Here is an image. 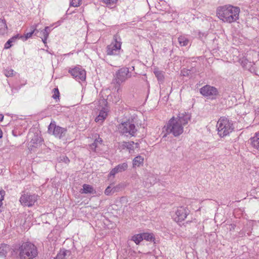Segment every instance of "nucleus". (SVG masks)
Here are the masks:
<instances>
[{"instance_id":"nucleus-14","label":"nucleus","mask_w":259,"mask_h":259,"mask_svg":"<svg viewBox=\"0 0 259 259\" xmlns=\"http://www.w3.org/2000/svg\"><path fill=\"white\" fill-rule=\"evenodd\" d=\"M127 167L128 165L126 162L118 164L110 171L109 176L114 177L116 174L125 170Z\"/></svg>"},{"instance_id":"nucleus-46","label":"nucleus","mask_w":259,"mask_h":259,"mask_svg":"<svg viewBox=\"0 0 259 259\" xmlns=\"http://www.w3.org/2000/svg\"><path fill=\"white\" fill-rule=\"evenodd\" d=\"M132 69H133V70H134L135 68H134V66L132 67Z\"/></svg>"},{"instance_id":"nucleus-20","label":"nucleus","mask_w":259,"mask_h":259,"mask_svg":"<svg viewBox=\"0 0 259 259\" xmlns=\"http://www.w3.org/2000/svg\"><path fill=\"white\" fill-rule=\"evenodd\" d=\"M144 158L141 156L136 157L133 161V167H139L143 163Z\"/></svg>"},{"instance_id":"nucleus-39","label":"nucleus","mask_w":259,"mask_h":259,"mask_svg":"<svg viewBox=\"0 0 259 259\" xmlns=\"http://www.w3.org/2000/svg\"><path fill=\"white\" fill-rule=\"evenodd\" d=\"M38 252L36 246L33 244V258L37 255Z\"/></svg>"},{"instance_id":"nucleus-22","label":"nucleus","mask_w":259,"mask_h":259,"mask_svg":"<svg viewBox=\"0 0 259 259\" xmlns=\"http://www.w3.org/2000/svg\"><path fill=\"white\" fill-rule=\"evenodd\" d=\"M143 240L145 239L148 241H154L155 238L152 233H143Z\"/></svg>"},{"instance_id":"nucleus-25","label":"nucleus","mask_w":259,"mask_h":259,"mask_svg":"<svg viewBox=\"0 0 259 259\" xmlns=\"http://www.w3.org/2000/svg\"><path fill=\"white\" fill-rule=\"evenodd\" d=\"M132 240L137 244H139L143 240L142 234L134 235L133 236Z\"/></svg>"},{"instance_id":"nucleus-8","label":"nucleus","mask_w":259,"mask_h":259,"mask_svg":"<svg viewBox=\"0 0 259 259\" xmlns=\"http://www.w3.org/2000/svg\"><path fill=\"white\" fill-rule=\"evenodd\" d=\"M66 132L65 128L56 125L54 121H52L48 126V133L60 139L65 136Z\"/></svg>"},{"instance_id":"nucleus-27","label":"nucleus","mask_w":259,"mask_h":259,"mask_svg":"<svg viewBox=\"0 0 259 259\" xmlns=\"http://www.w3.org/2000/svg\"><path fill=\"white\" fill-rule=\"evenodd\" d=\"M116 191V187L111 188L110 186H108L105 190V194L107 195H109L111 193H114Z\"/></svg>"},{"instance_id":"nucleus-21","label":"nucleus","mask_w":259,"mask_h":259,"mask_svg":"<svg viewBox=\"0 0 259 259\" xmlns=\"http://www.w3.org/2000/svg\"><path fill=\"white\" fill-rule=\"evenodd\" d=\"M69 251L66 250H61L60 252L57 254L56 257L54 259H65V256L67 255V253H69Z\"/></svg>"},{"instance_id":"nucleus-13","label":"nucleus","mask_w":259,"mask_h":259,"mask_svg":"<svg viewBox=\"0 0 259 259\" xmlns=\"http://www.w3.org/2000/svg\"><path fill=\"white\" fill-rule=\"evenodd\" d=\"M20 202L23 206H31L32 205V196L31 195L24 194L20 197Z\"/></svg>"},{"instance_id":"nucleus-36","label":"nucleus","mask_w":259,"mask_h":259,"mask_svg":"<svg viewBox=\"0 0 259 259\" xmlns=\"http://www.w3.org/2000/svg\"><path fill=\"white\" fill-rule=\"evenodd\" d=\"M104 120V118L100 117V115H98V116L96 117V118H95V120L96 122H98L99 123H102Z\"/></svg>"},{"instance_id":"nucleus-23","label":"nucleus","mask_w":259,"mask_h":259,"mask_svg":"<svg viewBox=\"0 0 259 259\" xmlns=\"http://www.w3.org/2000/svg\"><path fill=\"white\" fill-rule=\"evenodd\" d=\"M19 37V34H17L11 38L9 39L5 45V49H9L12 46V43L16 39H17Z\"/></svg>"},{"instance_id":"nucleus-43","label":"nucleus","mask_w":259,"mask_h":259,"mask_svg":"<svg viewBox=\"0 0 259 259\" xmlns=\"http://www.w3.org/2000/svg\"><path fill=\"white\" fill-rule=\"evenodd\" d=\"M134 145H136V148H138L139 147V144L138 143H135Z\"/></svg>"},{"instance_id":"nucleus-16","label":"nucleus","mask_w":259,"mask_h":259,"mask_svg":"<svg viewBox=\"0 0 259 259\" xmlns=\"http://www.w3.org/2000/svg\"><path fill=\"white\" fill-rule=\"evenodd\" d=\"M10 246L6 244H2L0 246V257L6 258L8 253L10 251Z\"/></svg>"},{"instance_id":"nucleus-12","label":"nucleus","mask_w":259,"mask_h":259,"mask_svg":"<svg viewBox=\"0 0 259 259\" xmlns=\"http://www.w3.org/2000/svg\"><path fill=\"white\" fill-rule=\"evenodd\" d=\"M95 139L93 143L89 145V149L95 152L100 151V146L102 145L103 140L99 136H95Z\"/></svg>"},{"instance_id":"nucleus-32","label":"nucleus","mask_w":259,"mask_h":259,"mask_svg":"<svg viewBox=\"0 0 259 259\" xmlns=\"http://www.w3.org/2000/svg\"><path fill=\"white\" fill-rule=\"evenodd\" d=\"M58 161L59 162H64L65 163H68L69 162V158L65 155H62L60 156L58 159Z\"/></svg>"},{"instance_id":"nucleus-29","label":"nucleus","mask_w":259,"mask_h":259,"mask_svg":"<svg viewBox=\"0 0 259 259\" xmlns=\"http://www.w3.org/2000/svg\"><path fill=\"white\" fill-rule=\"evenodd\" d=\"M46 29H47V27L46 28V29L45 30L40 32V33H42V34H43V38H41V40L44 42V44L46 43V41H47V38L49 35V33L47 32V31L46 30Z\"/></svg>"},{"instance_id":"nucleus-17","label":"nucleus","mask_w":259,"mask_h":259,"mask_svg":"<svg viewBox=\"0 0 259 259\" xmlns=\"http://www.w3.org/2000/svg\"><path fill=\"white\" fill-rule=\"evenodd\" d=\"M80 192L85 194H94L96 193V191L92 186L88 184H84L83 185V188L81 189Z\"/></svg>"},{"instance_id":"nucleus-1","label":"nucleus","mask_w":259,"mask_h":259,"mask_svg":"<svg viewBox=\"0 0 259 259\" xmlns=\"http://www.w3.org/2000/svg\"><path fill=\"white\" fill-rule=\"evenodd\" d=\"M191 117V114L186 112L180 113L177 118L172 117L165 126L167 134H172L175 137L181 135L184 132L183 126L188 124Z\"/></svg>"},{"instance_id":"nucleus-44","label":"nucleus","mask_w":259,"mask_h":259,"mask_svg":"<svg viewBox=\"0 0 259 259\" xmlns=\"http://www.w3.org/2000/svg\"><path fill=\"white\" fill-rule=\"evenodd\" d=\"M3 136V133H2V131L1 130V129L0 128V138H1Z\"/></svg>"},{"instance_id":"nucleus-6","label":"nucleus","mask_w":259,"mask_h":259,"mask_svg":"<svg viewBox=\"0 0 259 259\" xmlns=\"http://www.w3.org/2000/svg\"><path fill=\"white\" fill-rule=\"evenodd\" d=\"M30 242H23L18 248H15L14 251L19 252V255L21 259H32V248Z\"/></svg>"},{"instance_id":"nucleus-4","label":"nucleus","mask_w":259,"mask_h":259,"mask_svg":"<svg viewBox=\"0 0 259 259\" xmlns=\"http://www.w3.org/2000/svg\"><path fill=\"white\" fill-rule=\"evenodd\" d=\"M218 134L221 137H224L231 133L234 128L231 121L225 117H221L217 124Z\"/></svg>"},{"instance_id":"nucleus-33","label":"nucleus","mask_w":259,"mask_h":259,"mask_svg":"<svg viewBox=\"0 0 259 259\" xmlns=\"http://www.w3.org/2000/svg\"><path fill=\"white\" fill-rule=\"evenodd\" d=\"M53 92H54V94L53 95L52 97L54 99H59L60 93H59L58 89V88L54 89Z\"/></svg>"},{"instance_id":"nucleus-10","label":"nucleus","mask_w":259,"mask_h":259,"mask_svg":"<svg viewBox=\"0 0 259 259\" xmlns=\"http://www.w3.org/2000/svg\"><path fill=\"white\" fill-rule=\"evenodd\" d=\"M69 72L76 80L80 79L83 81L85 79L86 72L84 69L76 67L70 69Z\"/></svg>"},{"instance_id":"nucleus-31","label":"nucleus","mask_w":259,"mask_h":259,"mask_svg":"<svg viewBox=\"0 0 259 259\" xmlns=\"http://www.w3.org/2000/svg\"><path fill=\"white\" fill-rule=\"evenodd\" d=\"M4 74L7 77H12L14 75V71L12 69H6Z\"/></svg>"},{"instance_id":"nucleus-30","label":"nucleus","mask_w":259,"mask_h":259,"mask_svg":"<svg viewBox=\"0 0 259 259\" xmlns=\"http://www.w3.org/2000/svg\"><path fill=\"white\" fill-rule=\"evenodd\" d=\"M154 74L156 77L157 78L158 80L159 81H162L164 78L163 75L161 71H154Z\"/></svg>"},{"instance_id":"nucleus-7","label":"nucleus","mask_w":259,"mask_h":259,"mask_svg":"<svg viewBox=\"0 0 259 259\" xmlns=\"http://www.w3.org/2000/svg\"><path fill=\"white\" fill-rule=\"evenodd\" d=\"M114 42L111 43L107 47V54L108 55H115L119 53L121 49V38L118 34L113 36Z\"/></svg>"},{"instance_id":"nucleus-24","label":"nucleus","mask_w":259,"mask_h":259,"mask_svg":"<svg viewBox=\"0 0 259 259\" xmlns=\"http://www.w3.org/2000/svg\"><path fill=\"white\" fill-rule=\"evenodd\" d=\"M178 41L179 42V44L181 46H186L188 45L189 42V40L186 38L185 36H180L178 38Z\"/></svg>"},{"instance_id":"nucleus-28","label":"nucleus","mask_w":259,"mask_h":259,"mask_svg":"<svg viewBox=\"0 0 259 259\" xmlns=\"http://www.w3.org/2000/svg\"><path fill=\"white\" fill-rule=\"evenodd\" d=\"M32 36V30H31L30 32H27L24 35H19L18 38H21L23 40H26L28 38H30Z\"/></svg>"},{"instance_id":"nucleus-37","label":"nucleus","mask_w":259,"mask_h":259,"mask_svg":"<svg viewBox=\"0 0 259 259\" xmlns=\"http://www.w3.org/2000/svg\"><path fill=\"white\" fill-rule=\"evenodd\" d=\"M103 2L107 5L114 4L117 0H102Z\"/></svg>"},{"instance_id":"nucleus-2","label":"nucleus","mask_w":259,"mask_h":259,"mask_svg":"<svg viewBox=\"0 0 259 259\" xmlns=\"http://www.w3.org/2000/svg\"><path fill=\"white\" fill-rule=\"evenodd\" d=\"M240 9L232 5H226L217 9L218 17L224 22L232 23L239 19Z\"/></svg>"},{"instance_id":"nucleus-9","label":"nucleus","mask_w":259,"mask_h":259,"mask_svg":"<svg viewBox=\"0 0 259 259\" xmlns=\"http://www.w3.org/2000/svg\"><path fill=\"white\" fill-rule=\"evenodd\" d=\"M200 94L204 97H211L212 99H215L219 94L218 90L214 87L205 85L200 89Z\"/></svg>"},{"instance_id":"nucleus-40","label":"nucleus","mask_w":259,"mask_h":259,"mask_svg":"<svg viewBox=\"0 0 259 259\" xmlns=\"http://www.w3.org/2000/svg\"><path fill=\"white\" fill-rule=\"evenodd\" d=\"M100 104H101V102L102 103V104H104V105H106L107 103V102L106 100L105 99H102L101 100H100Z\"/></svg>"},{"instance_id":"nucleus-5","label":"nucleus","mask_w":259,"mask_h":259,"mask_svg":"<svg viewBox=\"0 0 259 259\" xmlns=\"http://www.w3.org/2000/svg\"><path fill=\"white\" fill-rule=\"evenodd\" d=\"M118 130L119 133L126 137L135 136V134L138 131L135 125L130 120L119 124Z\"/></svg>"},{"instance_id":"nucleus-34","label":"nucleus","mask_w":259,"mask_h":259,"mask_svg":"<svg viewBox=\"0 0 259 259\" xmlns=\"http://www.w3.org/2000/svg\"><path fill=\"white\" fill-rule=\"evenodd\" d=\"M81 0H72L70 2V6L72 7H78L81 3Z\"/></svg>"},{"instance_id":"nucleus-26","label":"nucleus","mask_w":259,"mask_h":259,"mask_svg":"<svg viewBox=\"0 0 259 259\" xmlns=\"http://www.w3.org/2000/svg\"><path fill=\"white\" fill-rule=\"evenodd\" d=\"M107 111L108 109L106 107H103L100 110L99 115H100V117H103L105 119L107 116Z\"/></svg>"},{"instance_id":"nucleus-45","label":"nucleus","mask_w":259,"mask_h":259,"mask_svg":"<svg viewBox=\"0 0 259 259\" xmlns=\"http://www.w3.org/2000/svg\"><path fill=\"white\" fill-rule=\"evenodd\" d=\"M31 145H29V149H32V148H31Z\"/></svg>"},{"instance_id":"nucleus-11","label":"nucleus","mask_w":259,"mask_h":259,"mask_svg":"<svg viewBox=\"0 0 259 259\" xmlns=\"http://www.w3.org/2000/svg\"><path fill=\"white\" fill-rule=\"evenodd\" d=\"M190 211L187 208L183 206L179 207L176 211L174 219L176 222H182L184 221L189 214Z\"/></svg>"},{"instance_id":"nucleus-35","label":"nucleus","mask_w":259,"mask_h":259,"mask_svg":"<svg viewBox=\"0 0 259 259\" xmlns=\"http://www.w3.org/2000/svg\"><path fill=\"white\" fill-rule=\"evenodd\" d=\"M6 194V192L4 190H2L0 191V207L3 204V200L4 199V196Z\"/></svg>"},{"instance_id":"nucleus-3","label":"nucleus","mask_w":259,"mask_h":259,"mask_svg":"<svg viewBox=\"0 0 259 259\" xmlns=\"http://www.w3.org/2000/svg\"><path fill=\"white\" fill-rule=\"evenodd\" d=\"M129 69L127 67H122L116 72L114 75L112 83L114 84L115 89H117V92L119 93L120 91V85L124 82L128 78L131 77Z\"/></svg>"},{"instance_id":"nucleus-41","label":"nucleus","mask_w":259,"mask_h":259,"mask_svg":"<svg viewBox=\"0 0 259 259\" xmlns=\"http://www.w3.org/2000/svg\"><path fill=\"white\" fill-rule=\"evenodd\" d=\"M4 119V115L3 114H0V121H2Z\"/></svg>"},{"instance_id":"nucleus-38","label":"nucleus","mask_w":259,"mask_h":259,"mask_svg":"<svg viewBox=\"0 0 259 259\" xmlns=\"http://www.w3.org/2000/svg\"><path fill=\"white\" fill-rule=\"evenodd\" d=\"M36 142H33V144H35L36 145H37V144H40L42 143V139L40 138V137H38L37 136L36 137ZM33 147H35L34 145H33Z\"/></svg>"},{"instance_id":"nucleus-15","label":"nucleus","mask_w":259,"mask_h":259,"mask_svg":"<svg viewBox=\"0 0 259 259\" xmlns=\"http://www.w3.org/2000/svg\"><path fill=\"white\" fill-rule=\"evenodd\" d=\"M249 142L253 148L259 150V132L249 139Z\"/></svg>"},{"instance_id":"nucleus-42","label":"nucleus","mask_w":259,"mask_h":259,"mask_svg":"<svg viewBox=\"0 0 259 259\" xmlns=\"http://www.w3.org/2000/svg\"><path fill=\"white\" fill-rule=\"evenodd\" d=\"M33 34H34L35 35L36 34V32H38V31L35 29H33Z\"/></svg>"},{"instance_id":"nucleus-19","label":"nucleus","mask_w":259,"mask_h":259,"mask_svg":"<svg viewBox=\"0 0 259 259\" xmlns=\"http://www.w3.org/2000/svg\"><path fill=\"white\" fill-rule=\"evenodd\" d=\"M7 25L5 19H0V34H4L7 32Z\"/></svg>"},{"instance_id":"nucleus-18","label":"nucleus","mask_w":259,"mask_h":259,"mask_svg":"<svg viewBox=\"0 0 259 259\" xmlns=\"http://www.w3.org/2000/svg\"><path fill=\"white\" fill-rule=\"evenodd\" d=\"M135 142L133 141H130V142H123L121 143H120V147L122 149H125L126 148L128 149L129 150H133L134 149V145Z\"/></svg>"}]
</instances>
